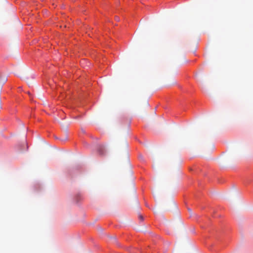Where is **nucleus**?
<instances>
[{
  "label": "nucleus",
  "mask_w": 253,
  "mask_h": 253,
  "mask_svg": "<svg viewBox=\"0 0 253 253\" xmlns=\"http://www.w3.org/2000/svg\"><path fill=\"white\" fill-rule=\"evenodd\" d=\"M105 147L103 145H100L98 146L97 150L100 154L102 155L104 154Z\"/></svg>",
  "instance_id": "1"
},
{
  "label": "nucleus",
  "mask_w": 253,
  "mask_h": 253,
  "mask_svg": "<svg viewBox=\"0 0 253 253\" xmlns=\"http://www.w3.org/2000/svg\"><path fill=\"white\" fill-rule=\"evenodd\" d=\"M139 218L140 219L143 220V216L142 215H140L139 216Z\"/></svg>",
  "instance_id": "2"
},
{
  "label": "nucleus",
  "mask_w": 253,
  "mask_h": 253,
  "mask_svg": "<svg viewBox=\"0 0 253 253\" xmlns=\"http://www.w3.org/2000/svg\"><path fill=\"white\" fill-rule=\"evenodd\" d=\"M139 158H140V159H141V160H143V157H142V156H139Z\"/></svg>",
  "instance_id": "3"
},
{
  "label": "nucleus",
  "mask_w": 253,
  "mask_h": 253,
  "mask_svg": "<svg viewBox=\"0 0 253 253\" xmlns=\"http://www.w3.org/2000/svg\"><path fill=\"white\" fill-rule=\"evenodd\" d=\"M188 211H189L190 212H191V210L190 209H188Z\"/></svg>",
  "instance_id": "4"
}]
</instances>
